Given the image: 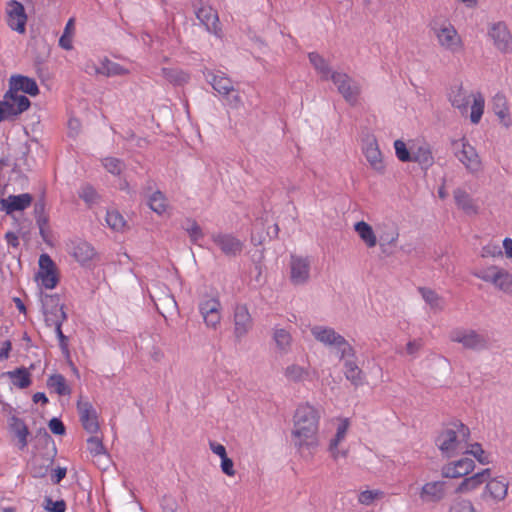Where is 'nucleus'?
<instances>
[{"label": "nucleus", "instance_id": "c9c22d12", "mask_svg": "<svg viewBox=\"0 0 512 512\" xmlns=\"http://www.w3.org/2000/svg\"><path fill=\"white\" fill-rule=\"evenodd\" d=\"M311 334L320 343L331 347L342 337L333 328L320 325L312 327Z\"/></svg>", "mask_w": 512, "mask_h": 512}, {"label": "nucleus", "instance_id": "20e7f679", "mask_svg": "<svg viewBox=\"0 0 512 512\" xmlns=\"http://www.w3.org/2000/svg\"><path fill=\"white\" fill-rule=\"evenodd\" d=\"M473 275L504 293L512 294V274L504 268L492 265L474 271Z\"/></svg>", "mask_w": 512, "mask_h": 512}, {"label": "nucleus", "instance_id": "c85d7f7f", "mask_svg": "<svg viewBox=\"0 0 512 512\" xmlns=\"http://www.w3.org/2000/svg\"><path fill=\"white\" fill-rule=\"evenodd\" d=\"M345 378L355 387L363 386L366 383V376L357 364V357L343 363Z\"/></svg>", "mask_w": 512, "mask_h": 512}, {"label": "nucleus", "instance_id": "a211bd4d", "mask_svg": "<svg viewBox=\"0 0 512 512\" xmlns=\"http://www.w3.org/2000/svg\"><path fill=\"white\" fill-rule=\"evenodd\" d=\"M482 492V499H491L494 503L502 502L508 494L509 483L504 477L489 478Z\"/></svg>", "mask_w": 512, "mask_h": 512}, {"label": "nucleus", "instance_id": "39448f33", "mask_svg": "<svg viewBox=\"0 0 512 512\" xmlns=\"http://www.w3.org/2000/svg\"><path fill=\"white\" fill-rule=\"evenodd\" d=\"M331 81L338 92L351 105H355L361 93L360 84L347 73L335 71L331 74Z\"/></svg>", "mask_w": 512, "mask_h": 512}, {"label": "nucleus", "instance_id": "e2e57ef3", "mask_svg": "<svg viewBox=\"0 0 512 512\" xmlns=\"http://www.w3.org/2000/svg\"><path fill=\"white\" fill-rule=\"evenodd\" d=\"M79 196L86 203H93L97 197V193L93 187L86 185L81 188Z\"/></svg>", "mask_w": 512, "mask_h": 512}, {"label": "nucleus", "instance_id": "69168bd1", "mask_svg": "<svg viewBox=\"0 0 512 512\" xmlns=\"http://www.w3.org/2000/svg\"><path fill=\"white\" fill-rule=\"evenodd\" d=\"M49 429L56 435H63L65 433V426L58 418H52L48 423Z\"/></svg>", "mask_w": 512, "mask_h": 512}, {"label": "nucleus", "instance_id": "412c9836", "mask_svg": "<svg viewBox=\"0 0 512 512\" xmlns=\"http://www.w3.org/2000/svg\"><path fill=\"white\" fill-rule=\"evenodd\" d=\"M489 37L498 50L504 53L512 52V36L503 22L494 23L491 26Z\"/></svg>", "mask_w": 512, "mask_h": 512}, {"label": "nucleus", "instance_id": "6e6552de", "mask_svg": "<svg viewBox=\"0 0 512 512\" xmlns=\"http://www.w3.org/2000/svg\"><path fill=\"white\" fill-rule=\"evenodd\" d=\"M435 36L440 47L452 54L463 50V42L455 27L450 23H444L435 28Z\"/></svg>", "mask_w": 512, "mask_h": 512}, {"label": "nucleus", "instance_id": "4d7b16f0", "mask_svg": "<svg viewBox=\"0 0 512 512\" xmlns=\"http://www.w3.org/2000/svg\"><path fill=\"white\" fill-rule=\"evenodd\" d=\"M222 97L224 98L226 105L231 109L238 110L243 107L242 98L235 88H233L229 94H224Z\"/></svg>", "mask_w": 512, "mask_h": 512}, {"label": "nucleus", "instance_id": "338daca9", "mask_svg": "<svg viewBox=\"0 0 512 512\" xmlns=\"http://www.w3.org/2000/svg\"><path fill=\"white\" fill-rule=\"evenodd\" d=\"M221 470L227 476H234V463L228 456L221 458Z\"/></svg>", "mask_w": 512, "mask_h": 512}, {"label": "nucleus", "instance_id": "2eb2a0df", "mask_svg": "<svg viewBox=\"0 0 512 512\" xmlns=\"http://www.w3.org/2000/svg\"><path fill=\"white\" fill-rule=\"evenodd\" d=\"M37 279L46 289H53L58 283L55 263L48 254H42L39 257Z\"/></svg>", "mask_w": 512, "mask_h": 512}, {"label": "nucleus", "instance_id": "cd10ccee", "mask_svg": "<svg viewBox=\"0 0 512 512\" xmlns=\"http://www.w3.org/2000/svg\"><path fill=\"white\" fill-rule=\"evenodd\" d=\"M418 163L421 168L428 169L434 163L431 147L428 143L422 142L411 145V161Z\"/></svg>", "mask_w": 512, "mask_h": 512}, {"label": "nucleus", "instance_id": "1a4fd4ad", "mask_svg": "<svg viewBox=\"0 0 512 512\" xmlns=\"http://www.w3.org/2000/svg\"><path fill=\"white\" fill-rule=\"evenodd\" d=\"M211 240L227 257L240 255L244 248V242L232 233L216 232L211 235Z\"/></svg>", "mask_w": 512, "mask_h": 512}, {"label": "nucleus", "instance_id": "ea45409f", "mask_svg": "<svg viewBox=\"0 0 512 512\" xmlns=\"http://www.w3.org/2000/svg\"><path fill=\"white\" fill-rule=\"evenodd\" d=\"M161 75L169 83L175 86H182L186 84L190 79L188 73L178 68H162Z\"/></svg>", "mask_w": 512, "mask_h": 512}, {"label": "nucleus", "instance_id": "bb28decb", "mask_svg": "<svg viewBox=\"0 0 512 512\" xmlns=\"http://www.w3.org/2000/svg\"><path fill=\"white\" fill-rule=\"evenodd\" d=\"M203 74L208 83L221 96H223L224 94H229L234 88L231 79L227 77L223 72L205 70Z\"/></svg>", "mask_w": 512, "mask_h": 512}, {"label": "nucleus", "instance_id": "603ef678", "mask_svg": "<svg viewBox=\"0 0 512 512\" xmlns=\"http://www.w3.org/2000/svg\"><path fill=\"white\" fill-rule=\"evenodd\" d=\"M463 454H470L474 456L477 461L483 465L491 463L490 456L482 449L481 445L474 443L471 445L467 444V451Z\"/></svg>", "mask_w": 512, "mask_h": 512}, {"label": "nucleus", "instance_id": "774afa93", "mask_svg": "<svg viewBox=\"0 0 512 512\" xmlns=\"http://www.w3.org/2000/svg\"><path fill=\"white\" fill-rule=\"evenodd\" d=\"M422 347L420 340L409 341L406 345V353L412 357H415Z\"/></svg>", "mask_w": 512, "mask_h": 512}, {"label": "nucleus", "instance_id": "58836bf2", "mask_svg": "<svg viewBox=\"0 0 512 512\" xmlns=\"http://www.w3.org/2000/svg\"><path fill=\"white\" fill-rule=\"evenodd\" d=\"M309 61L314 67L316 72L321 76L323 80H331V74L334 72L331 70L329 63L326 59L317 52H310L308 54Z\"/></svg>", "mask_w": 512, "mask_h": 512}, {"label": "nucleus", "instance_id": "5701e85b", "mask_svg": "<svg viewBox=\"0 0 512 512\" xmlns=\"http://www.w3.org/2000/svg\"><path fill=\"white\" fill-rule=\"evenodd\" d=\"M446 494V482L431 481L421 487L419 497L423 503H438L446 497Z\"/></svg>", "mask_w": 512, "mask_h": 512}, {"label": "nucleus", "instance_id": "aec40b11", "mask_svg": "<svg viewBox=\"0 0 512 512\" xmlns=\"http://www.w3.org/2000/svg\"><path fill=\"white\" fill-rule=\"evenodd\" d=\"M283 375L291 383H303L318 377L317 372L311 369L309 365L304 366L295 362L288 364L284 368Z\"/></svg>", "mask_w": 512, "mask_h": 512}, {"label": "nucleus", "instance_id": "f8f14e48", "mask_svg": "<svg viewBox=\"0 0 512 512\" xmlns=\"http://www.w3.org/2000/svg\"><path fill=\"white\" fill-rule=\"evenodd\" d=\"M20 91L31 96H36L39 93L38 85L34 79L22 75L11 76L9 80V90L5 96L10 95V101L16 100L19 97H25L19 94Z\"/></svg>", "mask_w": 512, "mask_h": 512}, {"label": "nucleus", "instance_id": "37998d69", "mask_svg": "<svg viewBox=\"0 0 512 512\" xmlns=\"http://www.w3.org/2000/svg\"><path fill=\"white\" fill-rule=\"evenodd\" d=\"M335 348L336 353L340 360L345 361L356 358V351L352 345L342 336L341 339L332 346Z\"/></svg>", "mask_w": 512, "mask_h": 512}, {"label": "nucleus", "instance_id": "9d476101", "mask_svg": "<svg viewBox=\"0 0 512 512\" xmlns=\"http://www.w3.org/2000/svg\"><path fill=\"white\" fill-rule=\"evenodd\" d=\"M335 421L336 432L329 440L328 451L334 460H338L348 455V450L341 449L340 446L347 437L351 423L348 418H337Z\"/></svg>", "mask_w": 512, "mask_h": 512}, {"label": "nucleus", "instance_id": "4be33fe9", "mask_svg": "<svg viewBox=\"0 0 512 512\" xmlns=\"http://www.w3.org/2000/svg\"><path fill=\"white\" fill-rule=\"evenodd\" d=\"M9 97L10 95L4 96V100L0 101V122L21 114L30 106V101L27 97H19L12 101L9 100Z\"/></svg>", "mask_w": 512, "mask_h": 512}, {"label": "nucleus", "instance_id": "052dcab7", "mask_svg": "<svg viewBox=\"0 0 512 512\" xmlns=\"http://www.w3.org/2000/svg\"><path fill=\"white\" fill-rule=\"evenodd\" d=\"M44 508L47 512H65L66 504L63 500L53 501L51 498H46Z\"/></svg>", "mask_w": 512, "mask_h": 512}, {"label": "nucleus", "instance_id": "e433bc0d", "mask_svg": "<svg viewBox=\"0 0 512 512\" xmlns=\"http://www.w3.org/2000/svg\"><path fill=\"white\" fill-rule=\"evenodd\" d=\"M425 303L429 306L430 310L434 313L440 312L445 307V300L434 290L430 288L420 287L418 289Z\"/></svg>", "mask_w": 512, "mask_h": 512}, {"label": "nucleus", "instance_id": "680f3d73", "mask_svg": "<svg viewBox=\"0 0 512 512\" xmlns=\"http://www.w3.org/2000/svg\"><path fill=\"white\" fill-rule=\"evenodd\" d=\"M398 236L399 234L397 230L393 228L380 235V243L381 245H395L398 240Z\"/></svg>", "mask_w": 512, "mask_h": 512}, {"label": "nucleus", "instance_id": "a18cd8bd", "mask_svg": "<svg viewBox=\"0 0 512 512\" xmlns=\"http://www.w3.org/2000/svg\"><path fill=\"white\" fill-rule=\"evenodd\" d=\"M8 377L11 379L13 385L19 388H26L30 385V373L26 368H17L16 370L7 372Z\"/></svg>", "mask_w": 512, "mask_h": 512}, {"label": "nucleus", "instance_id": "c756f323", "mask_svg": "<svg viewBox=\"0 0 512 512\" xmlns=\"http://www.w3.org/2000/svg\"><path fill=\"white\" fill-rule=\"evenodd\" d=\"M473 95L463 89L461 85H456L451 88L449 100L453 107L459 109L462 114H466Z\"/></svg>", "mask_w": 512, "mask_h": 512}, {"label": "nucleus", "instance_id": "a19ab883", "mask_svg": "<svg viewBox=\"0 0 512 512\" xmlns=\"http://www.w3.org/2000/svg\"><path fill=\"white\" fill-rule=\"evenodd\" d=\"M454 199L456 202V205L462 209L467 214H476L477 213V206L475 205L473 199L470 197V195L462 190L457 189L454 191Z\"/></svg>", "mask_w": 512, "mask_h": 512}, {"label": "nucleus", "instance_id": "4c0bfd02", "mask_svg": "<svg viewBox=\"0 0 512 512\" xmlns=\"http://www.w3.org/2000/svg\"><path fill=\"white\" fill-rule=\"evenodd\" d=\"M354 230L368 248H373L376 246L377 236L371 225L365 221H359L354 224Z\"/></svg>", "mask_w": 512, "mask_h": 512}, {"label": "nucleus", "instance_id": "79ce46f5", "mask_svg": "<svg viewBox=\"0 0 512 512\" xmlns=\"http://www.w3.org/2000/svg\"><path fill=\"white\" fill-rule=\"evenodd\" d=\"M105 221L107 226L115 232H124L127 228L126 220L122 214L114 209L107 211Z\"/></svg>", "mask_w": 512, "mask_h": 512}, {"label": "nucleus", "instance_id": "b1692460", "mask_svg": "<svg viewBox=\"0 0 512 512\" xmlns=\"http://www.w3.org/2000/svg\"><path fill=\"white\" fill-rule=\"evenodd\" d=\"M491 476V469L486 468L477 472L471 476H466L464 479L458 484L455 489L456 493L459 494H468L475 490H477L481 485H483Z\"/></svg>", "mask_w": 512, "mask_h": 512}, {"label": "nucleus", "instance_id": "864d4df0", "mask_svg": "<svg viewBox=\"0 0 512 512\" xmlns=\"http://www.w3.org/2000/svg\"><path fill=\"white\" fill-rule=\"evenodd\" d=\"M221 310V303L216 298H209L206 300H203L199 304V311L204 317L205 315H209L210 313H216Z\"/></svg>", "mask_w": 512, "mask_h": 512}, {"label": "nucleus", "instance_id": "6e6d98bb", "mask_svg": "<svg viewBox=\"0 0 512 512\" xmlns=\"http://www.w3.org/2000/svg\"><path fill=\"white\" fill-rule=\"evenodd\" d=\"M104 168L113 175H119L124 169V164L121 160L114 157H106L102 160Z\"/></svg>", "mask_w": 512, "mask_h": 512}, {"label": "nucleus", "instance_id": "7ed1b4c3", "mask_svg": "<svg viewBox=\"0 0 512 512\" xmlns=\"http://www.w3.org/2000/svg\"><path fill=\"white\" fill-rule=\"evenodd\" d=\"M451 147L455 157L464 165L468 172L477 174L482 170V161L476 151L466 138L454 139Z\"/></svg>", "mask_w": 512, "mask_h": 512}, {"label": "nucleus", "instance_id": "49530a36", "mask_svg": "<svg viewBox=\"0 0 512 512\" xmlns=\"http://www.w3.org/2000/svg\"><path fill=\"white\" fill-rule=\"evenodd\" d=\"M448 512H480L470 499L457 497L449 505Z\"/></svg>", "mask_w": 512, "mask_h": 512}, {"label": "nucleus", "instance_id": "ddd939ff", "mask_svg": "<svg viewBox=\"0 0 512 512\" xmlns=\"http://www.w3.org/2000/svg\"><path fill=\"white\" fill-rule=\"evenodd\" d=\"M7 25L14 31L23 34L26 31L27 15L22 3L11 0L6 6Z\"/></svg>", "mask_w": 512, "mask_h": 512}, {"label": "nucleus", "instance_id": "09e8293b", "mask_svg": "<svg viewBox=\"0 0 512 512\" xmlns=\"http://www.w3.org/2000/svg\"><path fill=\"white\" fill-rule=\"evenodd\" d=\"M385 497V493L382 490H364L358 495V502L365 506H370L376 501H379Z\"/></svg>", "mask_w": 512, "mask_h": 512}, {"label": "nucleus", "instance_id": "7c9ffc66", "mask_svg": "<svg viewBox=\"0 0 512 512\" xmlns=\"http://www.w3.org/2000/svg\"><path fill=\"white\" fill-rule=\"evenodd\" d=\"M492 110L499 118L500 123L506 128L512 124V119L509 113L508 102L503 94L497 93L492 99Z\"/></svg>", "mask_w": 512, "mask_h": 512}, {"label": "nucleus", "instance_id": "2f4dec72", "mask_svg": "<svg viewBox=\"0 0 512 512\" xmlns=\"http://www.w3.org/2000/svg\"><path fill=\"white\" fill-rule=\"evenodd\" d=\"M197 19L205 26L207 31L217 34L219 18L216 11L210 6H201L196 10Z\"/></svg>", "mask_w": 512, "mask_h": 512}, {"label": "nucleus", "instance_id": "3c124183", "mask_svg": "<svg viewBox=\"0 0 512 512\" xmlns=\"http://www.w3.org/2000/svg\"><path fill=\"white\" fill-rule=\"evenodd\" d=\"M183 228L188 233L190 240L195 244L198 243V241L204 236L201 227L193 219H187L183 223Z\"/></svg>", "mask_w": 512, "mask_h": 512}, {"label": "nucleus", "instance_id": "9b49d317", "mask_svg": "<svg viewBox=\"0 0 512 512\" xmlns=\"http://www.w3.org/2000/svg\"><path fill=\"white\" fill-rule=\"evenodd\" d=\"M43 314L46 324L64 322L67 315L59 295H44L41 298Z\"/></svg>", "mask_w": 512, "mask_h": 512}, {"label": "nucleus", "instance_id": "f3484780", "mask_svg": "<svg viewBox=\"0 0 512 512\" xmlns=\"http://www.w3.org/2000/svg\"><path fill=\"white\" fill-rule=\"evenodd\" d=\"M77 410L84 429L90 434H96L99 430L97 411L88 401L80 398L77 402Z\"/></svg>", "mask_w": 512, "mask_h": 512}, {"label": "nucleus", "instance_id": "c03bdc74", "mask_svg": "<svg viewBox=\"0 0 512 512\" xmlns=\"http://www.w3.org/2000/svg\"><path fill=\"white\" fill-rule=\"evenodd\" d=\"M49 388L53 389L58 395H70L71 389L66 379L61 374L51 375L47 380Z\"/></svg>", "mask_w": 512, "mask_h": 512}, {"label": "nucleus", "instance_id": "13d9d810", "mask_svg": "<svg viewBox=\"0 0 512 512\" xmlns=\"http://www.w3.org/2000/svg\"><path fill=\"white\" fill-rule=\"evenodd\" d=\"M503 248H501L497 243L490 242L483 246L481 250L482 257H492L498 258L503 256Z\"/></svg>", "mask_w": 512, "mask_h": 512}, {"label": "nucleus", "instance_id": "473e14b6", "mask_svg": "<svg viewBox=\"0 0 512 512\" xmlns=\"http://www.w3.org/2000/svg\"><path fill=\"white\" fill-rule=\"evenodd\" d=\"M86 71L91 73L92 71L96 74H102L108 77L119 76L128 74V70L118 63L105 59L99 67L94 64L90 67L87 66Z\"/></svg>", "mask_w": 512, "mask_h": 512}, {"label": "nucleus", "instance_id": "6ab92c4d", "mask_svg": "<svg viewBox=\"0 0 512 512\" xmlns=\"http://www.w3.org/2000/svg\"><path fill=\"white\" fill-rule=\"evenodd\" d=\"M362 150L370 167L377 173L383 174L385 163L376 139L372 136L367 137L363 142Z\"/></svg>", "mask_w": 512, "mask_h": 512}, {"label": "nucleus", "instance_id": "0e129e2a", "mask_svg": "<svg viewBox=\"0 0 512 512\" xmlns=\"http://www.w3.org/2000/svg\"><path fill=\"white\" fill-rule=\"evenodd\" d=\"M203 320L207 327L216 329L221 322V312L219 311L216 313H210L209 315H205L203 317Z\"/></svg>", "mask_w": 512, "mask_h": 512}, {"label": "nucleus", "instance_id": "a878e982", "mask_svg": "<svg viewBox=\"0 0 512 512\" xmlns=\"http://www.w3.org/2000/svg\"><path fill=\"white\" fill-rule=\"evenodd\" d=\"M68 253L80 264L84 265L95 256V250L88 242L74 240L67 245Z\"/></svg>", "mask_w": 512, "mask_h": 512}, {"label": "nucleus", "instance_id": "72a5a7b5", "mask_svg": "<svg viewBox=\"0 0 512 512\" xmlns=\"http://www.w3.org/2000/svg\"><path fill=\"white\" fill-rule=\"evenodd\" d=\"M10 429L17 439L16 446L19 450H24L28 445L29 430L24 421L18 417H12L10 420Z\"/></svg>", "mask_w": 512, "mask_h": 512}, {"label": "nucleus", "instance_id": "5fc2aeb1", "mask_svg": "<svg viewBox=\"0 0 512 512\" xmlns=\"http://www.w3.org/2000/svg\"><path fill=\"white\" fill-rule=\"evenodd\" d=\"M394 149L396 157L401 162H410L411 161V146L408 148L406 143L402 140L394 141Z\"/></svg>", "mask_w": 512, "mask_h": 512}, {"label": "nucleus", "instance_id": "423d86ee", "mask_svg": "<svg viewBox=\"0 0 512 512\" xmlns=\"http://www.w3.org/2000/svg\"><path fill=\"white\" fill-rule=\"evenodd\" d=\"M311 259L308 256L291 254L289 260V279L295 286H303L310 280Z\"/></svg>", "mask_w": 512, "mask_h": 512}, {"label": "nucleus", "instance_id": "f704fd0d", "mask_svg": "<svg viewBox=\"0 0 512 512\" xmlns=\"http://www.w3.org/2000/svg\"><path fill=\"white\" fill-rule=\"evenodd\" d=\"M272 338L281 355H286L291 351L293 338L290 331L276 326L273 328Z\"/></svg>", "mask_w": 512, "mask_h": 512}, {"label": "nucleus", "instance_id": "393cba45", "mask_svg": "<svg viewBox=\"0 0 512 512\" xmlns=\"http://www.w3.org/2000/svg\"><path fill=\"white\" fill-rule=\"evenodd\" d=\"M32 203V196L29 193L9 195L0 200V210L10 215L16 211H23Z\"/></svg>", "mask_w": 512, "mask_h": 512}, {"label": "nucleus", "instance_id": "bf43d9fd", "mask_svg": "<svg viewBox=\"0 0 512 512\" xmlns=\"http://www.w3.org/2000/svg\"><path fill=\"white\" fill-rule=\"evenodd\" d=\"M87 449L93 456L101 455L105 452L103 443L97 436H91L87 440Z\"/></svg>", "mask_w": 512, "mask_h": 512}, {"label": "nucleus", "instance_id": "8fccbe9b", "mask_svg": "<svg viewBox=\"0 0 512 512\" xmlns=\"http://www.w3.org/2000/svg\"><path fill=\"white\" fill-rule=\"evenodd\" d=\"M149 206L150 208L161 215L166 212L168 203L166 197L160 191L154 192L149 198Z\"/></svg>", "mask_w": 512, "mask_h": 512}, {"label": "nucleus", "instance_id": "f257e3e1", "mask_svg": "<svg viewBox=\"0 0 512 512\" xmlns=\"http://www.w3.org/2000/svg\"><path fill=\"white\" fill-rule=\"evenodd\" d=\"M320 419L319 408L309 403L297 406L292 418L291 442L299 453H311L319 446Z\"/></svg>", "mask_w": 512, "mask_h": 512}, {"label": "nucleus", "instance_id": "f03ea898", "mask_svg": "<svg viewBox=\"0 0 512 512\" xmlns=\"http://www.w3.org/2000/svg\"><path fill=\"white\" fill-rule=\"evenodd\" d=\"M470 431L461 422L446 426L436 438V446L444 457L451 458L467 451Z\"/></svg>", "mask_w": 512, "mask_h": 512}, {"label": "nucleus", "instance_id": "0eeeda50", "mask_svg": "<svg viewBox=\"0 0 512 512\" xmlns=\"http://www.w3.org/2000/svg\"><path fill=\"white\" fill-rule=\"evenodd\" d=\"M450 340L475 351L485 350L489 346L487 337L472 329H455L450 333Z\"/></svg>", "mask_w": 512, "mask_h": 512}, {"label": "nucleus", "instance_id": "de8ad7c7", "mask_svg": "<svg viewBox=\"0 0 512 512\" xmlns=\"http://www.w3.org/2000/svg\"><path fill=\"white\" fill-rule=\"evenodd\" d=\"M484 98L478 93L473 95V103L471 105L470 120L473 124L479 123L484 112Z\"/></svg>", "mask_w": 512, "mask_h": 512}, {"label": "nucleus", "instance_id": "4468645a", "mask_svg": "<svg viewBox=\"0 0 512 512\" xmlns=\"http://www.w3.org/2000/svg\"><path fill=\"white\" fill-rule=\"evenodd\" d=\"M234 336L241 341L252 329L253 320L246 305L238 304L233 313Z\"/></svg>", "mask_w": 512, "mask_h": 512}, {"label": "nucleus", "instance_id": "dca6fc26", "mask_svg": "<svg viewBox=\"0 0 512 512\" xmlns=\"http://www.w3.org/2000/svg\"><path fill=\"white\" fill-rule=\"evenodd\" d=\"M475 469V463L471 458L463 457L450 461L442 466L441 474L445 478L456 479L466 477Z\"/></svg>", "mask_w": 512, "mask_h": 512}]
</instances>
